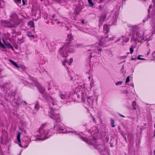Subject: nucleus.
I'll return each mask as SVG.
<instances>
[{
  "instance_id": "nucleus-1",
  "label": "nucleus",
  "mask_w": 155,
  "mask_h": 155,
  "mask_svg": "<svg viewBox=\"0 0 155 155\" xmlns=\"http://www.w3.org/2000/svg\"><path fill=\"white\" fill-rule=\"evenodd\" d=\"M94 130H88L87 132L90 134V136L88 135V137L89 138L87 137L85 138L80 135V134H78L76 132L74 131H70L68 132L72 133L76 135H78V137L80 139H82L83 141H85L89 144L91 145L95 148L97 149L99 152H100L101 155H108L107 150L104 149H102V146L101 145H99L97 142V140L95 138L96 134L98 132L97 128L94 127Z\"/></svg>"
},
{
  "instance_id": "nucleus-2",
  "label": "nucleus",
  "mask_w": 155,
  "mask_h": 155,
  "mask_svg": "<svg viewBox=\"0 0 155 155\" xmlns=\"http://www.w3.org/2000/svg\"><path fill=\"white\" fill-rule=\"evenodd\" d=\"M38 133L35 134L33 136L37 137L35 140H44L52 136L55 133V131L53 128H49L46 124H41L38 130Z\"/></svg>"
},
{
  "instance_id": "nucleus-3",
  "label": "nucleus",
  "mask_w": 155,
  "mask_h": 155,
  "mask_svg": "<svg viewBox=\"0 0 155 155\" xmlns=\"http://www.w3.org/2000/svg\"><path fill=\"white\" fill-rule=\"evenodd\" d=\"M67 38V40L69 41L65 43L59 51L58 55L59 57L66 58L68 56V53L73 52L76 48V46L73 45L70 42L72 38V35L71 34H68Z\"/></svg>"
},
{
  "instance_id": "nucleus-4",
  "label": "nucleus",
  "mask_w": 155,
  "mask_h": 155,
  "mask_svg": "<svg viewBox=\"0 0 155 155\" xmlns=\"http://www.w3.org/2000/svg\"><path fill=\"white\" fill-rule=\"evenodd\" d=\"M114 37L110 36V35H107L105 38L104 40L101 36H99L98 39L99 40V43H96L92 45V46L94 48L91 49V52L90 53L89 57L91 58L92 57L94 56V54L96 53L97 54L101 55V53L102 51V47L104 46V44H105L104 41H110L113 40Z\"/></svg>"
},
{
  "instance_id": "nucleus-5",
  "label": "nucleus",
  "mask_w": 155,
  "mask_h": 155,
  "mask_svg": "<svg viewBox=\"0 0 155 155\" xmlns=\"http://www.w3.org/2000/svg\"><path fill=\"white\" fill-rule=\"evenodd\" d=\"M88 91L84 86H79L75 89L74 96L77 97L78 102H83L85 100Z\"/></svg>"
},
{
  "instance_id": "nucleus-6",
  "label": "nucleus",
  "mask_w": 155,
  "mask_h": 155,
  "mask_svg": "<svg viewBox=\"0 0 155 155\" xmlns=\"http://www.w3.org/2000/svg\"><path fill=\"white\" fill-rule=\"evenodd\" d=\"M148 40L146 37L144 36V34L141 31L137 32L135 34H133L131 38L130 41L132 43L137 44L140 41L141 43Z\"/></svg>"
},
{
  "instance_id": "nucleus-7",
  "label": "nucleus",
  "mask_w": 155,
  "mask_h": 155,
  "mask_svg": "<svg viewBox=\"0 0 155 155\" xmlns=\"http://www.w3.org/2000/svg\"><path fill=\"white\" fill-rule=\"evenodd\" d=\"M57 110L54 108L50 107L48 112V116L55 120L56 123H59L61 121V120L59 115L56 113Z\"/></svg>"
},
{
  "instance_id": "nucleus-8",
  "label": "nucleus",
  "mask_w": 155,
  "mask_h": 155,
  "mask_svg": "<svg viewBox=\"0 0 155 155\" xmlns=\"http://www.w3.org/2000/svg\"><path fill=\"white\" fill-rule=\"evenodd\" d=\"M120 9V6L118 8L115 9L112 12V15L109 18V23L108 25L109 26H111L115 24L116 22L117 18L118 17L119 14V10Z\"/></svg>"
},
{
  "instance_id": "nucleus-9",
  "label": "nucleus",
  "mask_w": 155,
  "mask_h": 155,
  "mask_svg": "<svg viewBox=\"0 0 155 155\" xmlns=\"http://www.w3.org/2000/svg\"><path fill=\"white\" fill-rule=\"evenodd\" d=\"M33 80L35 82L34 86L36 87L39 92L42 94V97L46 99V96L44 94L45 89L42 87L41 85L38 83L37 79H33Z\"/></svg>"
},
{
  "instance_id": "nucleus-10",
  "label": "nucleus",
  "mask_w": 155,
  "mask_h": 155,
  "mask_svg": "<svg viewBox=\"0 0 155 155\" xmlns=\"http://www.w3.org/2000/svg\"><path fill=\"white\" fill-rule=\"evenodd\" d=\"M62 124H56L54 125V128L56 129L57 132L58 133H64L67 131V130L64 127H62Z\"/></svg>"
},
{
  "instance_id": "nucleus-11",
  "label": "nucleus",
  "mask_w": 155,
  "mask_h": 155,
  "mask_svg": "<svg viewBox=\"0 0 155 155\" xmlns=\"http://www.w3.org/2000/svg\"><path fill=\"white\" fill-rule=\"evenodd\" d=\"M21 134V133L20 132H18L17 133V138L18 141V144H19V146H20V147H25V148H26L28 147L29 143H30V142L31 141V139L29 138H28V137H26V138L27 139L29 140H27L26 141V144L25 145H24V146H23L21 144V141L20 139Z\"/></svg>"
},
{
  "instance_id": "nucleus-12",
  "label": "nucleus",
  "mask_w": 155,
  "mask_h": 155,
  "mask_svg": "<svg viewBox=\"0 0 155 155\" xmlns=\"http://www.w3.org/2000/svg\"><path fill=\"white\" fill-rule=\"evenodd\" d=\"M95 100H96L97 101V98L95 96L87 97V102L88 103V104H89L90 106H92Z\"/></svg>"
},
{
  "instance_id": "nucleus-13",
  "label": "nucleus",
  "mask_w": 155,
  "mask_h": 155,
  "mask_svg": "<svg viewBox=\"0 0 155 155\" xmlns=\"http://www.w3.org/2000/svg\"><path fill=\"white\" fill-rule=\"evenodd\" d=\"M59 96L61 99L66 100L69 97L70 94L69 92H60Z\"/></svg>"
},
{
  "instance_id": "nucleus-14",
  "label": "nucleus",
  "mask_w": 155,
  "mask_h": 155,
  "mask_svg": "<svg viewBox=\"0 0 155 155\" xmlns=\"http://www.w3.org/2000/svg\"><path fill=\"white\" fill-rule=\"evenodd\" d=\"M74 8L75 14H74L73 15L74 16L71 18L73 20H75L76 16V14H78L81 11V9L80 6L77 5H76L74 6Z\"/></svg>"
},
{
  "instance_id": "nucleus-15",
  "label": "nucleus",
  "mask_w": 155,
  "mask_h": 155,
  "mask_svg": "<svg viewBox=\"0 0 155 155\" xmlns=\"http://www.w3.org/2000/svg\"><path fill=\"white\" fill-rule=\"evenodd\" d=\"M36 79L35 78H31V83H28L27 81L25 80H23L22 81V83L24 84L25 85L27 86L28 87H32V85L34 86V81L33 80V79Z\"/></svg>"
},
{
  "instance_id": "nucleus-16",
  "label": "nucleus",
  "mask_w": 155,
  "mask_h": 155,
  "mask_svg": "<svg viewBox=\"0 0 155 155\" xmlns=\"http://www.w3.org/2000/svg\"><path fill=\"white\" fill-rule=\"evenodd\" d=\"M48 100L49 102V104L50 105L51 104L53 106L57 104V101L55 98L51 96H49L48 97Z\"/></svg>"
},
{
  "instance_id": "nucleus-17",
  "label": "nucleus",
  "mask_w": 155,
  "mask_h": 155,
  "mask_svg": "<svg viewBox=\"0 0 155 155\" xmlns=\"http://www.w3.org/2000/svg\"><path fill=\"white\" fill-rule=\"evenodd\" d=\"M73 61V59L72 58H70L69 61H68L67 59H64L62 61L63 65L65 67H66L67 65H69L72 63Z\"/></svg>"
},
{
  "instance_id": "nucleus-18",
  "label": "nucleus",
  "mask_w": 155,
  "mask_h": 155,
  "mask_svg": "<svg viewBox=\"0 0 155 155\" xmlns=\"http://www.w3.org/2000/svg\"><path fill=\"white\" fill-rule=\"evenodd\" d=\"M4 134H5V137L4 136V134H3L1 137V139L2 142L4 141L5 143L6 144L8 142L7 133L5 132Z\"/></svg>"
},
{
  "instance_id": "nucleus-19",
  "label": "nucleus",
  "mask_w": 155,
  "mask_h": 155,
  "mask_svg": "<svg viewBox=\"0 0 155 155\" xmlns=\"http://www.w3.org/2000/svg\"><path fill=\"white\" fill-rule=\"evenodd\" d=\"M4 26L5 27L11 28L13 27L14 25L13 24H11L9 21H4Z\"/></svg>"
},
{
  "instance_id": "nucleus-20",
  "label": "nucleus",
  "mask_w": 155,
  "mask_h": 155,
  "mask_svg": "<svg viewBox=\"0 0 155 155\" xmlns=\"http://www.w3.org/2000/svg\"><path fill=\"white\" fill-rule=\"evenodd\" d=\"M105 18V15H102L101 16L100 18L99 21L100 24L99 25V26L100 27L101 24H102V22H103Z\"/></svg>"
},
{
  "instance_id": "nucleus-21",
  "label": "nucleus",
  "mask_w": 155,
  "mask_h": 155,
  "mask_svg": "<svg viewBox=\"0 0 155 155\" xmlns=\"http://www.w3.org/2000/svg\"><path fill=\"white\" fill-rule=\"evenodd\" d=\"M109 30V27L107 25H104V26L103 31L105 33H107Z\"/></svg>"
},
{
  "instance_id": "nucleus-22",
  "label": "nucleus",
  "mask_w": 155,
  "mask_h": 155,
  "mask_svg": "<svg viewBox=\"0 0 155 155\" xmlns=\"http://www.w3.org/2000/svg\"><path fill=\"white\" fill-rule=\"evenodd\" d=\"M12 104L14 106L17 107L19 106V102L18 100L14 99L13 101Z\"/></svg>"
},
{
  "instance_id": "nucleus-23",
  "label": "nucleus",
  "mask_w": 155,
  "mask_h": 155,
  "mask_svg": "<svg viewBox=\"0 0 155 155\" xmlns=\"http://www.w3.org/2000/svg\"><path fill=\"white\" fill-rule=\"evenodd\" d=\"M64 20L65 21L64 22H63V21L62 22H60L58 21H57V23L58 25H60L61 26L63 25V24L64 25H67V23H68V22L67 21V19L66 18H64Z\"/></svg>"
},
{
  "instance_id": "nucleus-24",
  "label": "nucleus",
  "mask_w": 155,
  "mask_h": 155,
  "mask_svg": "<svg viewBox=\"0 0 155 155\" xmlns=\"http://www.w3.org/2000/svg\"><path fill=\"white\" fill-rule=\"evenodd\" d=\"M28 25L30 26V27L31 28H33L32 30L35 29L34 24V22L32 21H29L28 23Z\"/></svg>"
},
{
  "instance_id": "nucleus-25",
  "label": "nucleus",
  "mask_w": 155,
  "mask_h": 155,
  "mask_svg": "<svg viewBox=\"0 0 155 155\" xmlns=\"http://www.w3.org/2000/svg\"><path fill=\"white\" fill-rule=\"evenodd\" d=\"M3 41L4 44L7 46L8 48L13 49V46L9 42H6L4 40H3Z\"/></svg>"
},
{
  "instance_id": "nucleus-26",
  "label": "nucleus",
  "mask_w": 155,
  "mask_h": 155,
  "mask_svg": "<svg viewBox=\"0 0 155 155\" xmlns=\"http://www.w3.org/2000/svg\"><path fill=\"white\" fill-rule=\"evenodd\" d=\"M89 5L90 7L94 8L95 5L92 2V0H87Z\"/></svg>"
},
{
  "instance_id": "nucleus-27",
  "label": "nucleus",
  "mask_w": 155,
  "mask_h": 155,
  "mask_svg": "<svg viewBox=\"0 0 155 155\" xmlns=\"http://www.w3.org/2000/svg\"><path fill=\"white\" fill-rule=\"evenodd\" d=\"M9 61L15 67L18 68H19V67L18 66L17 64L13 61L11 59H9Z\"/></svg>"
},
{
  "instance_id": "nucleus-28",
  "label": "nucleus",
  "mask_w": 155,
  "mask_h": 155,
  "mask_svg": "<svg viewBox=\"0 0 155 155\" xmlns=\"http://www.w3.org/2000/svg\"><path fill=\"white\" fill-rule=\"evenodd\" d=\"M120 38H121V39H122L123 42H127L129 41V38H124L123 36H121L120 37Z\"/></svg>"
},
{
  "instance_id": "nucleus-29",
  "label": "nucleus",
  "mask_w": 155,
  "mask_h": 155,
  "mask_svg": "<svg viewBox=\"0 0 155 155\" xmlns=\"http://www.w3.org/2000/svg\"><path fill=\"white\" fill-rule=\"evenodd\" d=\"M90 85V90H91L92 87L94 86V82L93 81V78L91 80V81Z\"/></svg>"
},
{
  "instance_id": "nucleus-30",
  "label": "nucleus",
  "mask_w": 155,
  "mask_h": 155,
  "mask_svg": "<svg viewBox=\"0 0 155 155\" xmlns=\"http://www.w3.org/2000/svg\"><path fill=\"white\" fill-rule=\"evenodd\" d=\"M39 104L38 103H37L35 105V107H34V109L35 110L38 111V110L39 109Z\"/></svg>"
},
{
  "instance_id": "nucleus-31",
  "label": "nucleus",
  "mask_w": 155,
  "mask_h": 155,
  "mask_svg": "<svg viewBox=\"0 0 155 155\" xmlns=\"http://www.w3.org/2000/svg\"><path fill=\"white\" fill-rule=\"evenodd\" d=\"M27 35L29 37H31L33 38H35L34 36L32 35L31 32H27Z\"/></svg>"
},
{
  "instance_id": "nucleus-32",
  "label": "nucleus",
  "mask_w": 155,
  "mask_h": 155,
  "mask_svg": "<svg viewBox=\"0 0 155 155\" xmlns=\"http://www.w3.org/2000/svg\"><path fill=\"white\" fill-rule=\"evenodd\" d=\"M110 123H111V126L112 127H115V126L114 125V121L113 119H110Z\"/></svg>"
},
{
  "instance_id": "nucleus-33",
  "label": "nucleus",
  "mask_w": 155,
  "mask_h": 155,
  "mask_svg": "<svg viewBox=\"0 0 155 155\" xmlns=\"http://www.w3.org/2000/svg\"><path fill=\"white\" fill-rule=\"evenodd\" d=\"M132 106L133 107L134 109L136 110L137 108L136 103L135 101H134L132 102Z\"/></svg>"
},
{
  "instance_id": "nucleus-34",
  "label": "nucleus",
  "mask_w": 155,
  "mask_h": 155,
  "mask_svg": "<svg viewBox=\"0 0 155 155\" xmlns=\"http://www.w3.org/2000/svg\"><path fill=\"white\" fill-rule=\"evenodd\" d=\"M153 26L152 32L153 34L155 33V23L154 24H152Z\"/></svg>"
},
{
  "instance_id": "nucleus-35",
  "label": "nucleus",
  "mask_w": 155,
  "mask_h": 155,
  "mask_svg": "<svg viewBox=\"0 0 155 155\" xmlns=\"http://www.w3.org/2000/svg\"><path fill=\"white\" fill-rule=\"evenodd\" d=\"M130 54H132L133 53L134 51V49L133 46H132L130 48Z\"/></svg>"
},
{
  "instance_id": "nucleus-36",
  "label": "nucleus",
  "mask_w": 155,
  "mask_h": 155,
  "mask_svg": "<svg viewBox=\"0 0 155 155\" xmlns=\"http://www.w3.org/2000/svg\"><path fill=\"white\" fill-rule=\"evenodd\" d=\"M122 83L123 82L122 81H118L116 83V85H119L122 84Z\"/></svg>"
},
{
  "instance_id": "nucleus-37",
  "label": "nucleus",
  "mask_w": 155,
  "mask_h": 155,
  "mask_svg": "<svg viewBox=\"0 0 155 155\" xmlns=\"http://www.w3.org/2000/svg\"><path fill=\"white\" fill-rule=\"evenodd\" d=\"M130 81V76H128L127 77L126 81V83H127L129 82Z\"/></svg>"
},
{
  "instance_id": "nucleus-38",
  "label": "nucleus",
  "mask_w": 155,
  "mask_h": 155,
  "mask_svg": "<svg viewBox=\"0 0 155 155\" xmlns=\"http://www.w3.org/2000/svg\"><path fill=\"white\" fill-rule=\"evenodd\" d=\"M141 56H142V55H139L137 57V59L139 60H145V59L143 58H140Z\"/></svg>"
},
{
  "instance_id": "nucleus-39",
  "label": "nucleus",
  "mask_w": 155,
  "mask_h": 155,
  "mask_svg": "<svg viewBox=\"0 0 155 155\" xmlns=\"http://www.w3.org/2000/svg\"><path fill=\"white\" fill-rule=\"evenodd\" d=\"M91 115L93 121L95 122H96V120L95 119L94 117L92 116V114H91Z\"/></svg>"
},
{
  "instance_id": "nucleus-40",
  "label": "nucleus",
  "mask_w": 155,
  "mask_h": 155,
  "mask_svg": "<svg viewBox=\"0 0 155 155\" xmlns=\"http://www.w3.org/2000/svg\"><path fill=\"white\" fill-rule=\"evenodd\" d=\"M96 1L99 3L103 2L104 0H95Z\"/></svg>"
},
{
  "instance_id": "nucleus-41",
  "label": "nucleus",
  "mask_w": 155,
  "mask_h": 155,
  "mask_svg": "<svg viewBox=\"0 0 155 155\" xmlns=\"http://www.w3.org/2000/svg\"><path fill=\"white\" fill-rule=\"evenodd\" d=\"M152 7V6L151 5H150L149 6V9H148V12L149 13L150 12V9H151Z\"/></svg>"
},
{
  "instance_id": "nucleus-42",
  "label": "nucleus",
  "mask_w": 155,
  "mask_h": 155,
  "mask_svg": "<svg viewBox=\"0 0 155 155\" xmlns=\"http://www.w3.org/2000/svg\"><path fill=\"white\" fill-rule=\"evenodd\" d=\"M123 137L125 138L126 141H127V139L126 137L124 136L123 134H122Z\"/></svg>"
},
{
  "instance_id": "nucleus-43",
  "label": "nucleus",
  "mask_w": 155,
  "mask_h": 155,
  "mask_svg": "<svg viewBox=\"0 0 155 155\" xmlns=\"http://www.w3.org/2000/svg\"><path fill=\"white\" fill-rule=\"evenodd\" d=\"M22 5H25V3L24 0H22Z\"/></svg>"
},
{
  "instance_id": "nucleus-44",
  "label": "nucleus",
  "mask_w": 155,
  "mask_h": 155,
  "mask_svg": "<svg viewBox=\"0 0 155 155\" xmlns=\"http://www.w3.org/2000/svg\"><path fill=\"white\" fill-rule=\"evenodd\" d=\"M51 88L50 87V86H48V91H50L51 90Z\"/></svg>"
},
{
  "instance_id": "nucleus-45",
  "label": "nucleus",
  "mask_w": 155,
  "mask_h": 155,
  "mask_svg": "<svg viewBox=\"0 0 155 155\" xmlns=\"http://www.w3.org/2000/svg\"><path fill=\"white\" fill-rule=\"evenodd\" d=\"M153 134V137H155V130H154Z\"/></svg>"
},
{
  "instance_id": "nucleus-46",
  "label": "nucleus",
  "mask_w": 155,
  "mask_h": 155,
  "mask_svg": "<svg viewBox=\"0 0 155 155\" xmlns=\"http://www.w3.org/2000/svg\"><path fill=\"white\" fill-rule=\"evenodd\" d=\"M119 115L120 116H121V117H125L124 116V115H122V114H119Z\"/></svg>"
},
{
  "instance_id": "nucleus-47",
  "label": "nucleus",
  "mask_w": 155,
  "mask_h": 155,
  "mask_svg": "<svg viewBox=\"0 0 155 155\" xmlns=\"http://www.w3.org/2000/svg\"><path fill=\"white\" fill-rule=\"evenodd\" d=\"M15 33H16L15 31V30H13L12 31V33L13 34H15Z\"/></svg>"
},
{
  "instance_id": "nucleus-48",
  "label": "nucleus",
  "mask_w": 155,
  "mask_h": 155,
  "mask_svg": "<svg viewBox=\"0 0 155 155\" xmlns=\"http://www.w3.org/2000/svg\"><path fill=\"white\" fill-rule=\"evenodd\" d=\"M15 2H19L21 1V0H15Z\"/></svg>"
},
{
  "instance_id": "nucleus-49",
  "label": "nucleus",
  "mask_w": 155,
  "mask_h": 155,
  "mask_svg": "<svg viewBox=\"0 0 155 155\" xmlns=\"http://www.w3.org/2000/svg\"><path fill=\"white\" fill-rule=\"evenodd\" d=\"M0 105L1 106V107H4V105L3 104H2L1 103L0 104Z\"/></svg>"
},
{
  "instance_id": "nucleus-50",
  "label": "nucleus",
  "mask_w": 155,
  "mask_h": 155,
  "mask_svg": "<svg viewBox=\"0 0 155 155\" xmlns=\"http://www.w3.org/2000/svg\"><path fill=\"white\" fill-rule=\"evenodd\" d=\"M131 59H132L133 60H135L136 59V58H133V57H132V58H131Z\"/></svg>"
},
{
  "instance_id": "nucleus-51",
  "label": "nucleus",
  "mask_w": 155,
  "mask_h": 155,
  "mask_svg": "<svg viewBox=\"0 0 155 155\" xmlns=\"http://www.w3.org/2000/svg\"><path fill=\"white\" fill-rule=\"evenodd\" d=\"M128 91H125L123 93H125V94H128Z\"/></svg>"
},
{
  "instance_id": "nucleus-52",
  "label": "nucleus",
  "mask_w": 155,
  "mask_h": 155,
  "mask_svg": "<svg viewBox=\"0 0 155 155\" xmlns=\"http://www.w3.org/2000/svg\"><path fill=\"white\" fill-rule=\"evenodd\" d=\"M54 15H52L51 16L52 18H53V19L54 18Z\"/></svg>"
},
{
  "instance_id": "nucleus-53",
  "label": "nucleus",
  "mask_w": 155,
  "mask_h": 155,
  "mask_svg": "<svg viewBox=\"0 0 155 155\" xmlns=\"http://www.w3.org/2000/svg\"><path fill=\"white\" fill-rule=\"evenodd\" d=\"M66 68L67 69L68 73L69 74V71L68 70V68L66 67Z\"/></svg>"
},
{
  "instance_id": "nucleus-54",
  "label": "nucleus",
  "mask_w": 155,
  "mask_h": 155,
  "mask_svg": "<svg viewBox=\"0 0 155 155\" xmlns=\"http://www.w3.org/2000/svg\"><path fill=\"white\" fill-rule=\"evenodd\" d=\"M70 75V76L71 77V79H70V80H72V79H73V78L71 77V76Z\"/></svg>"
},
{
  "instance_id": "nucleus-55",
  "label": "nucleus",
  "mask_w": 155,
  "mask_h": 155,
  "mask_svg": "<svg viewBox=\"0 0 155 155\" xmlns=\"http://www.w3.org/2000/svg\"><path fill=\"white\" fill-rule=\"evenodd\" d=\"M82 23L83 24H84V20H82Z\"/></svg>"
},
{
  "instance_id": "nucleus-56",
  "label": "nucleus",
  "mask_w": 155,
  "mask_h": 155,
  "mask_svg": "<svg viewBox=\"0 0 155 155\" xmlns=\"http://www.w3.org/2000/svg\"><path fill=\"white\" fill-rule=\"evenodd\" d=\"M54 21L56 22L57 21V20H56V19H54Z\"/></svg>"
},
{
  "instance_id": "nucleus-57",
  "label": "nucleus",
  "mask_w": 155,
  "mask_h": 155,
  "mask_svg": "<svg viewBox=\"0 0 155 155\" xmlns=\"http://www.w3.org/2000/svg\"><path fill=\"white\" fill-rule=\"evenodd\" d=\"M24 102L25 104H27L26 102L25 101H24Z\"/></svg>"
},
{
  "instance_id": "nucleus-58",
  "label": "nucleus",
  "mask_w": 155,
  "mask_h": 155,
  "mask_svg": "<svg viewBox=\"0 0 155 155\" xmlns=\"http://www.w3.org/2000/svg\"><path fill=\"white\" fill-rule=\"evenodd\" d=\"M154 155H155V150H154Z\"/></svg>"
},
{
  "instance_id": "nucleus-59",
  "label": "nucleus",
  "mask_w": 155,
  "mask_h": 155,
  "mask_svg": "<svg viewBox=\"0 0 155 155\" xmlns=\"http://www.w3.org/2000/svg\"><path fill=\"white\" fill-rule=\"evenodd\" d=\"M130 27H132V28H133L134 27V26H131H131H130Z\"/></svg>"
},
{
  "instance_id": "nucleus-60",
  "label": "nucleus",
  "mask_w": 155,
  "mask_h": 155,
  "mask_svg": "<svg viewBox=\"0 0 155 155\" xmlns=\"http://www.w3.org/2000/svg\"><path fill=\"white\" fill-rule=\"evenodd\" d=\"M90 78H91L90 77V76H89V77H88V79H89V80H90Z\"/></svg>"
},
{
  "instance_id": "nucleus-61",
  "label": "nucleus",
  "mask_w": 155,
  "mask_h": 155,
  "mask_svg": "<svg viewBox=\"0 0 155 155\" xmlns=\"http://www.w3.org/2000/svg\"><path fill=\"white\" fill-rule=\"evenodd\" d=\"M48 85H50V83H48Z\"/></svg>"
},
{
  "instance_id": "nucleus-62",
  "label": "nucleus",
  "mask_w": 155,
  "mask_h": 155,
  "mask_svg": "<svg viewBox=\"0 0 155 155\" xmlns=\"http://www.w3.org/2000/svg\"><path fill=\"white\" fill-rule=\"evenodd\" d=\"M21 153L18 155H20L21 154Z\"/></svg>"
},
{
  "instance_id": "nucleus-63",
  "label": "nucleus",
  "mask_w": 155,
  "mask_h": 155,
  "mask_svg": "<svg viewBox=\"0 0 155 155\" xmlns=\"http://www.w3.org/2000/svg\"><path fill=\"white\" fill-rule=\"evenodd\" d=\"M120 39H119L117 41H120Z\"/></svg>"
},
{
  "instance_id": "nucleus-64",
  "label": "nucleus",
  "mask_w": 155,
  "mask_h": 155,
  "mask_svg": "<svg viewBox=\"0 0 155 155\" xmlns=\"http://www.w3.org/2000/svg\"><path fill=\"white\" fill-rule=\"evenodd\" d=\"M23 142H23V141H22V144H23Z\"/></svg>"
}]
</instances>
